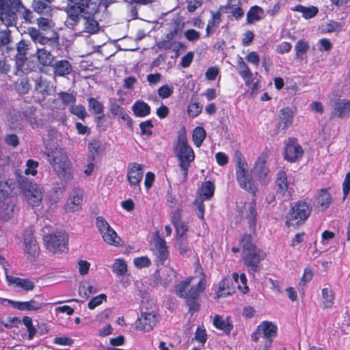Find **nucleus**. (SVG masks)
Returning <instances> with one entry per match:
<instances>
[{
	"mask_svg": "<svg viewBox=\"0 0 350 350\" xmlns=\"http://www.w3.org/2000/svg\"><path fill=\"white\" fill-rule=\"evenodd\" d=\"M193 278V277H188L174 286L176 294L185 299V304L188 308V312L191 314L200 310V294L206 288V279L204 274L195 286L189 287Z\"/></svg>",
	"mask_w": 350,
	"mask_h": 350,
	"instance_id": "nucleus-1",
	"label": "nucleus"
},
{
	"mask_svg": "<svg viewBox=\"0 0 350 350\" xmlns=\"http://www.w3.org/2000/svg\"><path fill=\"white\" fill-rule=\"evenodd\" d=\"M173 151L178 161V167L183 176V181L187 180L189 169L191 163L194 161L195 152L189 144L186 129L181 127L177 133V137L173 144Z\"/></svg>",
	"mask_w": 350,
	"mask_h": 350,
	"instance_id": "nucleus-2",
	"label": "nucleus"
},
{
	"mask_svg": "<svg viewBox=\"0 0 350 350\" xmlns=\"http://www.w3.org/2000/svg\"><path fill=\"white\" fill-rule=\"evenodd\" d=\"M44 154L57 177L65 183L70 181L74 177V169L68 154L61 147L55 146L47 148Z\"/></svg>",
	"mask_w": 350,
	"mask_h": 350,
	"instance_id": "nucleus-3",
	"label": "nucleus"
},
{
	"mask_svg": "<svg viewBox=\"0 0 350 350\" xmlns=\"http://www.w3.org/2000/svg\"><path fill=\"white\" fill-rule=\"evenodd\" d=\"M0 10L4 18L3 25L7 27H16L18 16L26 23L32 24L35 21L33 12L21 0H0Z\"/></svg>",
	"mask_w": 350,
	"mask_h": 350,
	"instance_id": "nucleus-4",
	"label": "nucleus"
},
{
	"mask_svg": "<svg viewBox=\"0 0 350 350\" xmlns=\"http://www.w3.org/2000/svg\"><path fill=\"white\" fill-rule=\"evenodd\" d=\"M15 176L18 187L27 203L33 207L40 206L43 195L39 185L23 175L21 170H15Z\"/></svg>",
	"mask_w": 350,
	"mask_h": 350,
	"instance_id": "nucleus-5",
	"label": "nucleus"
},
{
	"mask_svg": "<svg viewBox=\"0 0 350 350\" xmlns=\"http://www.w3.org/2000/svg\"><path fill=\"white\" fill-rule=\"evenodd\" d=\"M312 209L310 199L307 198L297 201L285 215L286 226L297 228L303 225L310 217Z\"/></svg>",
	"mask_w": 350,
	"mask_h": 350,
	"instance_id": "nucleus-6",
	"label": "nucleus"
},
{
	"mask_svg": "<svg viewBox=\"0 0 350 350\" xmlns=\"http://www.w3.org/2000/svg\"><path fill=\"white\" fill-rule=\"evenodd\" d=\"M234 160L236 163V178L240 187L254 196L258 191L256 181L248 173L247 163L239 150L234 152Z\"/></svg>",
	"mask_w": 350,
	"mask_h": 350,
	"instance_id": "nucleus-7",
	"label": "nucleus"
},
{
	"mask_svg": "<svg viewBox=\"0 0 350 350\" xmlns=\"http://www.w3.org/2000/svg\"><path fill=\"white\" fill-rule=\"evenodd\" d=\"M44 246L53 254H62L68 250V237L65 232L56 231L43 237Z\"/></svg>",
	"mask_w": 350,
	"mask_h": 350,
	"instance_id": "nucleus-8",
	"label": "nucleus"
},
{
	"mask_svg": "<svg viewBox=\"0 0 350 350\" xmlns=\"http://www.w3.org/2000/svg\"><path fill=\"white\" fill-rule=\"evenodd\" d=\"M158 322L155 306L151 303L150 307L144 305L141 308L140 317L135 323L136 329L144 332L152 331Z\"/></svg>",
	"mask_w": 350,
	"mask_h": 350,
	"instance_id": "nucleus-9",
	"label": "nucleus"
},
{
	"mask_svg": "<svg viewBox=\"0 0 350 350\" xmlns=\"http://www.w3.org/2000/svg\"><path fill=\"white\" fill-rule=\"evenodd\" d=\"M266 253L261 249L252 250L245 254H242V260L244 265L247 267L250 274H254L259 272L261 269V262L266 258Z\"/></svg>",
	"mask_w": 350,
	"mask_h": 350,
	"instance_id": "nucleus-10",
	"label": "nucleus"
},
{
	"mask_svg": "<svg viewBox=\"0 0 350 350\" xmlns=\"http://www.w3.org/2000/svg\"><path fill=\"white\" fill-rule=\"evenodd\" d=\"M95 223L99 233L102 235L105 243L114 246L120 245L121 239L103 217H97Z\"/></svg>",
	"mask_w": 350,
	"mask_h": 350,
	"instance_id": "nucleus-11",
	"label": "nucleus"
},
{
	"mask_svg": "<svg viewBox=\"0 0 350 350\" xmlns=\"http://www.w3.org/2000/svg\"><path fill=\"white\" fill-rule=\"evenodd\" d=\"M27 30L28 34L34 43H38L44 46L48 45L51 49L57 48L59 45V35L56 31H53L51 37H46L36 27H29Z\"/></svg>",
	"mask_w": 350,
	"mask_h": 350,
	"instance_id": "nucleus-12",
	"label": "nucleus"
},
{
	"mask_svg": "<svg viewBox=\"0 0 350 350\" xmlns=\"http://www.w3.org/2000/svg\"><path fill=\"white\" fill-rule=\"evenodd\" d=\"M23 251L27 255V259L34 260L39 255L40 247L33 232L31 229H26L23 234Z\"/></svg>",
	"mask_w": 350,
	"mask_h": 350,
	"instance_id": "nucleus-13",
	"label": "nucleus"
},
{
	"mask_svg": "<svg viewBox=\"0 0 350 350\" xmlns=\"http://www.w3.org/2000/svg\"><path fill=\"white\" fill-rule=\"evenodd\" d=\"M304 151L295 137H289L285 144L284 158L290 163H295L302 158Z\"/></svg>",
	"mask_w": 350,
	"mask_h": 350,
	"instance_id": "nucleus-14",
	"label": "nucleus"
},
{
	"mask_svg": "<svg viewBox=\"0 0 350 350\" xmlns=\"http://www.w3.org/2000/svg\"><path fill=\"white\" fill-rule=\"evenodd\" d=\"M258 329L262 332V337L264 338L262 346H260L258 350H268L271 346L273 338L277 336L278 327L276 325L270 321H262Z\"/></svg>",
	"mask_w": 350,
	"mask_h": 350,
	"instance_id": "nucleus-15",
	"label": "nucleus"
},
{
	"mask_svg": "<svg viewBox=\"0 0 350 350\" xmlns=\"http://www.w3.org/2000/svg\"><path fill=\"white\" fill-rule=\"evenodd\" d=\"M154 245L155 247V264L157 266L163 265L169 258L170 252L166 241L159 236V232H156L154 237Z\"/></svg>",
	"mask_w": 350,
	"mask_h": 350,
	"instance_id": "nucleus-16",
	"label": "nucleus"
},
{
	"mask_svg": "<svg viewBox=\"0 0 350 350\" xmlns=\"http://www.w3.org/2000/svg\"><path fill=\"white\" fill-rule=\"evenodd\" d=\"M144 172L142 165L137 163L129 164L126 178L133 191H140V183L142 180Z\"/></svg>",
	"mask_w": 350,
	"mask_h": 350,
	"instance_id": "nucleus-17",
	"label": "nucleus"
},
{
	"mask_svg": "<svg viewBox=\"0 0 350 350\" xmlns=\"http://www.w3.org/2000/svg\"><path fill=\"white\" fill-rule=\"evenodd\" d=\"M53 0H47L51 3ZM70 6L68 10V16L74 23L78 22L79 16L89 7L92 0H67Z\"/></svg>",
	"mask_w": 350,
	"mask_h": 350,
	"instance_id": "nucleus-18",
	"label": "nucleus"
},
{
	"mask_svg": "<svg viewBox=\"0 0 350 350\" xmlns=\"http://www.w3.org/2000/svg\"><path fill=\"white\" fill-rule=\"evenodd\" d=\"M266 163L267 155L262 153L257 158L252 170V172L257 177L258 180L263 183L267 182V176L269 172Z\"/></svg>",
	"mask_w": 350,
	"mask_h": 350,
	"instance_id": "nucleus-19",
	"label": "nucleus"
},
{
	"mask_svg": "<svg viewBox=\"0 0 350 350\" xmlns=\"http://www.w3.org/2000/svg\"><path fill=\"white\" fill-rule=\"evenodd\" d=\"M38 110L35 106L28 105L23 108L22 116L31 126L33 129L41 127L43 121L37 114Z\"/></svg>",
	"mask_w": 350,
	"mask_h": 350,
	"instance_id": "nucleus-20",
	"label": "nucleus"
},
{
	"mask_svg": "<svg viewBox=\"0 0 350 350\" xmlns=\"http://www.w3.org/2000/svg\"><path fill=\"white\" fill-rule=\"evenodd\" d=\"M31 42L28 40H21L16 44V54L15 62L18 69L23 67L27 60V53L30 49Z\"/></svg>",
	"mask_w": 350,
	"mask_h": 350,
	"instance_id": "nucleus-21",
	"label": "nucleus"
},
{
	"mask_svg": "<svg viewBox=\"0 0 350 350\" xmlns=\"http://www.w3.org/2000/svg\"><path fill=\"white\" fill-rule=\"evenodd\" d=\"M276 187V194L284 198L287 193L291 195V190L289 188V183L288 182V177L286 172L284 170H280L276 175L275 180Z\"/></svg>",
	"mask_w": 350,
	"mask_h": 350,
	"instance_id": "nucleus-22",
	"label": "nucleus"
},
{
	"mask_svg": "<svg viewBox=\"0 0 350 350\" xmlns=\"http://www.w3.org/2000/svg\"><path fill=\"white\" fill-rule=\"evenodd\" d=\"M245 219L247 220L249 228L252 234H255L257 224V211L256 199L253 198L245 207Z\"/></svg>",
	"mask_w": 350,
	"mask_h": 350,
	"instance_id": "nucleus-23",
	"label": "nucleus"
},
{
	"mask_svg": "<svg viewBox=\"0 0 350 350\" xmlns=\"http://www.w3.org/2000/svg\"><path fill=\"white\" fill-rule=\"evenodd\" d=\"M83 197V193L81 189H73L65 204V210L68 212L79 211L81 208Z\"/></svg>",
	"mask_w": 350,
	"mask_h": 350,
	"instance_id": "nucleus-24",
	"label": "nucleus"
},
{
	"mask_svg": "<svg viewBox=\"0 0 350 350\" xmlns=\"http://www.w3.org/2000/svg\"><path fill=\"white\" fill-rule=\"evenodd\" d=\"M350 114V100L338 99L335 101L334 108L331 113V118H348Z\"/></svg>",
	"mask_w": 350,
	"mask_h": 350,
	"instance_id": "nucleus-25",
	"label": "nucleus"
},
{
	"mask_svg": "<svg viewBox=\"0 0 350 350\" xmlns=\"http://www.w3.org/2000/svg\"><path fill=\"white\" fill-rule=\"evenodd\" d=\"M6 280L9 285H14L25 291H33L35 288V282L29 278H21L6 275Z\"/></svg>",
	"mask_w": 350,
	"mask_h": 350,
	"instance_id": "nucleus-26",
	"label": "nucleus"
},
{
	"mask_svg": "<svg viewBox=\"0 0 350 350\" xmlns=\"http://www.w3.org/2000/svg\"><path fill=\"white\" fill-rule=\"evenodd\" d=\"M8 303L14 308L19 310L37 311L43 307V304L32 299L28 301H16L10 299L8 300Z\"/></svg>",
	"mask_w": 350,
	"mask_h": 350,
	"instance_id": "nucleus-27",
	"label": "nucleus"
},
{
	"mask_svg": "<svg viewBox=\"0 0 350 350\" xmlns=\"http://www.w3.org/2000/svg\"><path fill=\"white\" fill-rule=\"evenodd\" d=\"M237 70L245 85H250L254 81L253 73L241 57H239L237 60Z\"/></svg>",
	"mask_w": 350,
	"mask_h": 350,
	"instance_id": "nucleus-28",
	"label": "nucleus"
},
{
	"mask_svg": "<svg viewBox=\"0 0 350 350\" xmlns=\"http://www.w3.org/2000/svg\"><path fill=\"white\" fill-rule=\"evenodd\" d=\"M293 113L289 107L282 108L280 111L279 121L278 122V128L285 131L293 124Z\"/></svg>",
	"mask_w": 350,
	"mask_h": 350,
	"instance_id": "nucleus-29",
	"label": "nucleus"
},
{
	"mask_svg": "<svg viewBox=\"0 0 350 350\" xmlns=\"http://www.w3.org/2000/svg\"><path fill=\"white\" fill-rule=\"evenodd\" d=\"M53 74L58 77H65L71 73L72 66L67 59H61L55 62L52 66Z\"/></svg>",
	"mask_w": 350,
	"mask_h": 350,
	"instance_id": "nucleus-30",
	"label": "nucleus"
},
{
	"mask_svg": "<svg viewBox=\"0 0 350 350\" xmlns=\"http://www.w3.org/2000/svg\"><path fill=\"white\" fill-rule=\"evenodd\" d=\"M215 189V187L212 181H205L199 189L196 198L202 201L210 200L214 196Z\"/></svg>",
	"mask_w": 350,
	"mask_h": 350,
	"instance_id": "nucleus-31",
	"label": "nucleus"
},
{
	"mask_svg": "<svg viewBox=\"0 0 350 350\" xmlns=\"http://www.w3.org/2000/svg\"><path fill=\"white\" fill-rule=\"evenodd\" d=\"M36 55L38 62L44 67H48L53 65L55 57L51 54V52L46 49V46L42 48H38L36 50Z\"/></svg>",
	"mask_w": 350,
	"mask_h": 350,
	"instance_id": "nucleus-32",
	"label": "nucleus"
},
{
	"mask_svg": "<svg viewBox=\"0 0 350 350\" xmlns=\"http://www.w3.org/2000/svg\"><path fill=\"white\" fill-rule=\"evenodd\" d=\"M213 325L217 329L223 331L229 335L233 329V324L230 317L224 319L221 316L216 314L213 319Z\"/></svg>",
	"mask_w": 350,
	"mask_h": 350,
	"instance_id": "nucleus-33",
	"label": "nucleus"
},
{
	"mask_svg": "<svg viewBox=\"0 0 350 350\" xmlns=\"http://www.w3.org/2000/svg\"><path fill=\"white\" fill-rule=\"evenodd\" d=\"M109 111L113 116H119L120 118L125 121L129 128H132L133 120L122 107L116 103H113L109 106Z\"/></svg>",
	"mask_w": 350,
	"mask_h": 350,
	"instance_id": "nucleus-34",
	"label": "nucleus"
},
{
	"mask_svg": "<svg viewBox=\"0 0 350 350\" xmlns=\"http://www.w3.org/2000/svg\"><path fill=\"white\" fill-rule=\"evenodd\" d=\"M55 88L51 81L40 79L36 81L35 90L45 98L51 96L55 92Z\"/></svg>",
	"mask_w": 350,
	"mask_h": 350,
	"instance_id": "nucleus-35",
	"label": "nucleus"
},
{
	"mask_svg": "<svg viewBox=\"0 0 350 350\" xmlns=\"http://www.w3.org/2000/svg\"><path fill=\"white\" fill-rule=\"evenodd\" d=\"M264 17V10L258 5H253L247 12V23L250 25L254 24L255 22L262 20Z\"/></svg>",
	"mask_w": 350,
	"mask_h": 350,
	"instance_id": "nucleus-36",
	"label": "nucleus"
},
{
	"mask_svg": "<svg viewBox=\"0 0 350 350\" xmlns=\"http://www.w3.org/2000/svg\"><path fill=\"white\" fill-rule=\"evenodd\" d=\"M133 114L136 117L144 118L150 114L151 109L149 105L143 100H138L132 105Z\"/></svg>",
	"mask_w": 350,
	"mask_h": 350,
	"instance_id": "nucleus-37",
	"label": "nucleus"
},
{
	"mask_svg": "<svg viewBox=\"0 0 350 350\" xmlns=\"http://www.w3.org/2000/svg\"><path fill=\"white\" fill-rule=\"evenodd\" d=\"M317 204L322 211H325L330 206L332 199L328 189H321L317 196Z\"/></svg>",
	"mask_w": 350,
	"mask_h": 350,
	"instance_id": "nucleus-38",
	"label": "nucleus"
},
{
	"mask_svg": "<svg viewBox=\"0 0 350 350\" xmlns=\"http://www.w3.org/2000/svg\"><path fill=\"white\" fill-rule=\"evenodd\" d=\"M88 157L91 160L95 159L98 154L105 150L101 141L98 139H92L88 144Z\"/></svg>",
	"mask_w": 350,
	"mask_h": 350,
	"instance_id": "nucleus-39",
	"label": "nucleus"
},
{
	"mask_svg": "<svg viewBox=\"0 0 350 350\" xmlns=\"http://www.w3.org/2000/svg\"><path fill=\"white\" fill-rule=\"evenodd\" d=\"M335 295L330 288H323L321 290V304L325 309L332 308L334 304Z\"/></svg>",
	"mask_w": 350,
	"mask_h": 350,
	"instance_id": "nucleus-40",
	"label": "nucleus"
},
{
	"mask_svg": "<svg viewBox=\"0 0 350 350\" xmlns=\"http://www.w3.org/2000/svg\"><path fill=\"white\" fill-rule=\"evenodd\" d=\"M175 247L178 250L180 255L186 256L191 252L188 236L175 237Z\"/></svg>",
	"mask_w": 350,
	"mask_h": 350,
	"instance_id": "nucleus-41",
	"label": "nucleus"
},
{
	"mask_svg": "<svg viewBox=\"0 0 350 350\" xmlns=\"http://www.w3.org/2000/svg\"><path fill=\"white\" fill-rule=\"evenodd\" d=\"M291 10L301 12L302 14V16L306 19H310L314 17L319 12L318 8L315 6L305 7L301 4H298L293 7Z\"/></svg>",
	"mask_w": 350,
	"mask_h": 350,
	"instance_id": "nucleus-42",
	"label": "nucleus"
},
{
	"mask_svg": "<svg viewBox=\"0 0 350 350\" xmlns=\"http://www.w3.org/2000/svg\"><path fill=\"white\" fill-rule=\"evenodd\" d=\"M15 204L12 202H4L0 206V218L4 221H8L13 217Z\"/></svg>",
	"mask_w": 350,
	"mask_h": 350,
	"instance_id": "nucleus-43",
	"label": "nucleus"
},
{
	"mask_svg": "<svg viewBox=\"0 0 350 350\" xmlns=\"http://www.w3.org/2000/svg\"><path fill=\"white\" fill-rule=\"evenodd\" d=\"M36 21L38 26L37 29L40 31H55V23L51 18L40 16L36 18Z\"/></svg>",
	"mask_w": 350,
	"mask_h": 350,
	"instance_id": "nucleus-44",
	"label": "nucleus"
},
{
	"mask_svg": "<svg viewBox=\"0 0 350 350\" xmlns=\"http://www.w3.org/2000/svg\"><path fill=\"white\" fill-rule=\"evenodd\" d=\"M239 243L242 249V254L258 249L257 246L253 243V237L251 234H243L240 239Z\"/></svg>",
	"mask_w": 350,
	"mask_h": 350,
	"instance_id": "nucleus-45",
	"label": "nucleus"
},
{
	"mask_svg": "<svg viewBox=\"0 0 350 350\" xmlns=\"http://www.w3.org/2000/svg\"><path fill=\"white\" fill-rule=\"evenodd\" d=\"M50 3L47 0H33L31 2V8L33 12L40 15H43L51 11Z\"/></svg>",
	"mask_w": 350,
	"mask_h": 350,
	"instance_id": "nucleus-46",
	"label": "nucleus"
},
{
	"mask_svg": "<svg viewBox=\"0 0 350 350\" xmlns=\"http://www.w3.org/2000/svg\"><path fill=\"white\" fill-rule=\"evenodd\" d=\"M230 9V14L237 21L240 20L244 16V10L241 8V2L240 0L237 1V5H233L231 3V1H228L225 6H223V9Z\"/></svg>",
	"mask_w": 350,
	"mask_h": 350,
	"instance_id": "nucleus-47",
	"label": "nucleus"
},
{
	"mask_svg": "<svg viewBox=\"0 0 350 350\" xmlns=\"http://www.w3.org/2000/svg\"><path fill=\"white\" fill-rule=\"evenodd\" d=\"M206 137V132L202 126L196 127L192 132V141L197 148H200Z\"/></svg>",
	"mask_w": 350,
	"mask_h": 350,
	"instance_id": "nucleus-48",
	"label": "nucleus"
},
{
	"mask_svg": "<svg viewBox=\"0 0 350 350\" xmlns=\"http://www.w3.org/2000/svg\"><path fill=\"white\" fill-rule=\"evenodd\" d=\"M113 272L118 276L124 275L127 273L128 267L123 258H116L111 266Z\"/></svg>",
	"mask_w": 350,
	"mask_h": 350,
	"instance_id": "nucleus-49",
	"label": "nucleus"
},
{
	"mask_svg": "<svg viewBox=\"0 0 350 350\" xmlns=\"http://www.w3.org/2000/svg\"><path fill=\"white\" fill-rule=\"evenodd\" d=\"M14 188L12 179L0 180V197L5 199L12 193Z\"/></svg>",
	"mask_w": 350,
	"mask_h": 350,
	"instance_id": "nucleus-50",
	"label": "nucleus"
},
{
	"mask_svg": "<svg viewBox=\"0 0 350 350\" xmlns=\"http://www.w3.org/2000/svg\"><path fill=\"white\" fill-rule=\"evenodd\" d=\"M309 47L308 42L304 40H298L295 46V58L301 61L303 60V56L309 50Z\"/></svg>",
	"mask_w": 350,
	"mask_h": 350,
	"instance_id": "nucleus-51",
	"label": "nucleus"
},
{
	"mask_svg": "<svg viewBox=\"0 0 350 350\" xmlns=\"http://www.w3.org/2000/svg\"><path fill=\"white\" fill-rule=\"evenodd\" d=\"M88 109L95 115L98 113H103L104 112L103 105L98 101L97 99L90 97L88 99Z\"/></svg>",
	"mask_w": 350,
	"mask_h": 350,
	"instance_id": "nucleus-52",
	"label": "nucleus"
},
{
	"mask_svg": "<svg viewBox=\"0 0 350 350\" xmlns=\"http://www.w3.org/2000/svg\"><path fill=\"white\" fill-rule=\"evenodd\" d=\"M154 127V124L151 120H147L146 121H143L139 124L140 133L142 135L146 136L147 137H150L152 135V128Z\"/></svg>",
	"mask_w": 350,
	"mask_h": 350,
	"instance_id": "nucleus-53",
	"label": "nucleus"
},
{
	"mask_svg": "<svg viewBox=\"0 0 350 350\" xmlns=\"http://www.w3.org/2000/svg\"><path fill=\"white\" fill-rule=\"evenodd\" d=\"M99 30L98 22L92 17L85 18V31L90 34L95 33Z\"/></svg>",
	"mask_w": 350,
	"mask_h": 350,
	"instance_id": "nucleus-54",
	"label": "nucleus"
},
{
	"mask_svg": "<svg viewBox=\"0 0 350 350\" xmlns=\"http://www.w3.org/2000/svg\"><path fill=\"white\" fill-rule=\"evenodd\" d=\"M31 88V85L27 79H21L16 82L15 89L20 94H26Z\"/></svg>",
	"mask_w": 350,
	"mask_h": 350,
	"instance_id": "nucleus-55",
	"label": "nucleus"
},
{
	"mask_svg": "<svg viewBox=\"0 0 350 350\" xmlns=\"http://www.w3.org/2000/svg\"><path fill=\"white\" fill-rule=\"evenodd\" d=\"M39 166V163L37 161H34L33 159H29L26 162V169L25 170V175H31L33 176H36L38 173V167Z\"/></svg>",
	"mask_w": 350,
	"mask_h": 350,
	"instance_id": "nucleus-56",
	"label": "nucleus"
},
{
	"mask_svg": "<svg viewBox=\"0 0 350 350\" xmlns=\"http://www.w3.org/2000/svg\"><path fill=\"white\" fill-rule=\"evenodd\" d=\"M223 10V6H221L219 10L215 12H211V18L208 21V25L213 27H217L219 23L221 21V12Z\"/></svg>",
	"mask_w": 350,
	"mask_h": 350,
	"instance_id": "nucleus-57",
	"label": "nucleus"
},
{
	"mask_svg": "<svg viewBox=\"0 0 350 350\" xmlns=\"http://www.w3.org/2000/svg\"><path fill=\"white\" fill-rule=\"evenodd\" d=\"M70 112L72 114L77 116L81 120H84V118L87 116L85 108L84 106L81 105H75L73 104L72 105H70Z\"/></svg>",
	"mask_w": 350,
	"mask_h": 350,
	"instance_id": "nucleus-58",
	"label": "nucleus"
},
{
	"mask_svg": "<svg viewBox=\"0 0 350 350\" xmlns=\"http://www.w3.org/2000/svg\"><path fill=\"white\" fill-rule=\"evenodd\" d=\"M58 95L63 105L65 106H68L69 105H72L76 102V98L72 94L66 92H61Z\"/></svg>",
	"mask_w": 350,
	"mask_h": 350,
	"instance_id": "nucleus-59",
	"label": "nucleus"
},
{
	"mask_svg": "<svg viewBox=\"0 0 350 350\" xmlns=\"http://www.w3.org/2000/svg\"><path fill=\"white\" fill-rule=\"evenodd\" d=\"M107 300V295L104 293L100 294L92 298L88 303V307L90 310H94L96 307L100 306L103 301Z\"/></svg>",
	"mask_w": 350,
	"mask_h": 350,
	"instance_id": "nucleus-60",
	"label": "nucleus"
},
{
	"mask_svg": "<svg viewBox=\"0 0 350 350\" xmlns=\"http://www.w3.org/2000/svg\"><path fill=\"white\" fill-rule=\"evenodd\" d=\"M133 264L136 267L142 269L150 267L151 261L148 256H144L135 258L133 260Z\"/></svg>",
	"mask_w": 350,
	"mask_h": 350,
	"instance_id": "nucleus-61",
	"label": "nucleus"
},
{
	"mask_svg": "<svg viewBox=\"0 0 350 350\" xmlns=\"http://www.w3.org/2000/svg\"><path fill=\"white\" fill-rule=\"evenodd\" d=\"M174 227L175 228V237L187 235V232L189 230V226L187 223L182 221L174 225Z\"/></svg>",
	"mask_w": 350,
	"mask_h": 350,
	"instance_id": "nucleus-62",
	"label": "nucleus"
},
{
	"mask_svg": "<svg viewBox=\"0 0 350 350\" xmlns=\"http://www.w3.org/2000/svg\"><path fill=\"white\" fill-rule=\"evenodd\" d=\"M228 284L227 279H224L219 282L218 290L217 291V297H225L231 294L230 290L226 289V286Z\"/></svg>",
	"mask_w": 350,
	"mask_h": 350,
	"instance_id": "nucleus-63",
	"label": "nucleus"
},
{
	"mask_svg": "<svg viewBox=\"0 0 350 350\" xmlns=\"http://www.w3.org/2000/svg\"><path fill=\"white\" fill-rule=\"evenodd\" d=\"M193 204L196 206V215L201 219L204 220L205 205L204 201L196 198Z\"/></svg>",
	"mask_w": 350,
	"mask_h": 350,
	"instance_id": "nucleus-64",
	"label": "nucleus"
}]
</instances>
